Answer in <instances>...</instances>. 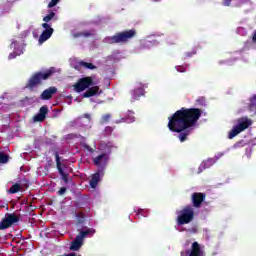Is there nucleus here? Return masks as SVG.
<instances>
[{"label": "nucleus", "mask_w": 256, "mask_h": 256, "mask_svg": "<svg viewBox=\"0 0 256 256\" xmlns=\"http://www.w3.org/2000/svg\"><path fill=\"white\" fill-rule=\"evenodd\" d=\"M133 121H135V117H132V118H131V122H133Z\"/></svg>", "instance_id": "a19ab883"}, {"label": "nucleus", "mask_w": 256, "mask_h": 256, "mask_svg": "<svg viewBox=\"0 0 256 256\" xmlns=\"http://www.w3.org/2000/svg\"><path fill=\"white\" fill-rule=\"evenodd\" d=\"M99 93V86H92L87 88L86 92L83 93L84 99H89V97H95V94Z\"/></svg>", "instance_id": "6ab92c4d"}, {"label": "nucleus", "mask_w": 256, "mask_h": 256, "mask_svg": "<svg viewBox=\"0 0 256 256\" xmlns=\"http://www.w3.org/2000/svg\"><path fill=\"white\" fill-rule=\"evenodd\" d=\"M180 256H183V252H181Z\"/></svg>", "instance_id": "79ce46f5"}, {"label": "nucleus", "mask_w": 256, "mask_h": 256, "mask_svg": "<svg viewBox=\"0 0 256 256\" xmlns=\"http://www.w3.org/2000/svg\"><path fill=\"white\" fill-rule=\"evenodd\" d=\"M19 221H21V216L16 213H6L0 221V231H5V229H9L13 227V225H17Z\"/></svg>", "instance_id": "423d86ee"}, {"label": "nucleus", "mask_w": 256, "mask_h": 256, "mask_svg": "<svg viewBox=\"0 0 256 256\" xmlns=\"http://www.w3.org/2000/svg\"><path fill=\"white\" fill-rule=\"evenodd\" d=\"M168 45H177V42L173 39L168 40Z\"/></svg>", "instance_id": "72a5a7b5"}, {"label": "nucleus", "mask_w": 256, "mask_h": 256, "mask_svg": "<svg viewBox=\"0 0 256 256\" xmlns=\"http://www.w3.org/2000/svg\"><path fill=\"white\" fill-rule=\"evenodd\" d=\"M64 256H77V254H75V253H69V254H65Z\"/></svg>", "instance_id": "4c0bfd02"}, {"label": "nucleus", "mask_w": 256, "mask_h": 256, "mask_svg": "<svg viewBox=\"0 0 256 256\" xmlns=\"http://www.w3.org/2000/svg\"><path fill=\"white\" fill-rule=\"evenodd\" d=\"M231 1H233V0H223L224 7H230L231 6Z\"/></svg>", "instance_id": "2f4dec72"}, {"label": "nucleus", "mask_w": 256, "mask_h": 256, "mask_svg": "<svg viewBox=\"0 0 256 256\" xmlns=\"http://www.w3.org/2000/svg\"><path fill=\"white\" fill-rule=\"evenodd\" d=\"M206 197L207 195L205 193L194 192L191 196L193 207H195L196 209H199L201 205H203V201H205Z\"/></svg>", "instance_id": "9b49d317"}, {"label": "nucleus", "mask_w": 256, "mask_h": 256, "mask_svg": "<svg viewBox=\"0 0 256 256\" xmlns=\"http://www.w3.org/2000/svg\"><path fill=\"white\" fill-rule=\"evenodd\" d=\"M84 117H85L86 119H91V115H89V114H84Z\"/></svg>", "instance_id": "ea45409f"}, {"label": "nucleus", "mask_w": 256, "mask_h": 256, "mask_svg": "<svg viewBox=\"0 0 256 256\" xmlns=\"http://www.w3.org/2000/svg\"><path fill=\"white\" fill-rule=\"evenodd\" d=\"M176 214L178 215L176 219L177 225H189L195 219V209L191 205L185 206L177 211Z\"/></svg>", "instance_id": "20e7f679"}, {"label": "nucleus", "mask_w": 256, "mask_h": 256, "mask_svg": "<svg viewBox=\"0 0 256 256\" xmlns=\"http://www.w3.org/2000/svg\"><path fill=\"white\" fill-rule=\"evenodd\" d=\"M42 27L45 30L42 32V34L39 37L38 41H39L40 45H43V43H45V41H47L48 39H51V35H53V33L55 31L49 23H43Z\"/></svg>", "instance_id": "9d476101"}, {"label": "nucleus", "mask_w": 256, "mask_h": 256, "mask_svg": "<svg viewBox=\"0 0 256 256\" xmlns=\"http://www.w3.org/2000/svg\"><path fill=\"white\" fill-rule=\"evenodd\" d=\"M58 195H65L67 193V187H62L58 190Z\"/></svg>", "instance_id": "7c9ffc66"}, {"label": "nucleus", "mask_w": 256, "mask_h": 256, "mask_svg": "<svg viewBox=\"0 0 256 256\" xmlns=\"http://www.w3.org/2000/svg\"><path fill=\"white\" fill-rule=\"evenodd\" d=\"M10 47L11 49H16L15 47H17V42H12Z\"/></svg>", "instance_id": "f704fd0d"}, {"label": "nucleus", "mask_w": 256, "mask_h": 256, "mask_svg": "<svg viewBox=\"0 0 256 256\" xmlns=\"http://www.w3.org/2000/svg\"><path fill=\"white\" fill-rule=\"evenodd\" d=\"M55 73V68H50L45 72H36L28 80L25 88L30 91H35L39 85H42L43 81H47Z\"/></svg>", "instance_id": "f03ea898"}, {"label": "nucleus", "mask_w": 256, "mask_h": 256, "mask_svg": "<svg viewBox=\"0 0 256 256\" xmlns=\"http://www.w3.org/2000/svg\"><path fill=\"white\" fill-rule=\"evenodd\" d=\"M91 85H93V78L89 76L81 78L74 85V91H76V93H83V91L89 89Z\"/></svg>", "instance_id": "0eeeda50"}, {"label": "nucleus", "mask_w": 256, "mask_h": 256, "mask_svg": "<svg viewBox=\"0 0 256 256\" xmlns=\"http://www.w3.org/2000/svg\"><path fill=\"white\" fill-rule=\"evenodd\" d=\"M136 36H137V30L130 29V30H124L122 32H118L114 36L107 37L106 41L111 45H115L119 43L124 45V43H129V41H131V39H134V37Z\"/></svg>", "instance_id": "7ed1b4c3"}, {"label": "nucleus", "mask_w": 256, "mask_h": 256, "mask_svg": "<svg viewBox=\"0 0 256 256\" xmlns=\"http://www.w3.org/2000/svg\"><path fill=\"white\" fill-rule=\"evenodd\" d=\"M187 253H189V256H205V250L199 242H193L190 251Z\"/></svg>", "instance_id": "ddd939ff"}, {"label": "nucleus", "mask_w": 256, "mask_h": 256, "mask_svg": "<svg viewBox=\"0 0 256 256\" xmlns=\"http://www.w3.org/2000/svg\"><path fill=\"white\" fill-rule=\"evenodd\" d=\"M95 230L93 228H86V230H81L76 238L70 244V251H79L83 247V241L87 235H93Z\"/></svg>", "instance_id": "39448f33"}, {"label": "nucleus", "mask_w": 256, "mask_h": 256, "mask_svg": "<svg viewBox=\"0 0 256 256\" xmlns=\"http://www.w3.org/2000/svg\"><path fill=\"white\" fill-rule=\"evenodd\" d=\"M84 149H86V151H89V153H95V149L91 148V146H89L88 144H84Z\"/></svg>", "instance_id": "c756f323"}, {"label": "nucleus", "mask_w": 256, "mask_h": 256, "mask_svg": "<svg viewBox=\"0 0 256 256\" xmlns=\"http://www.w3.org/2000/svg\"><path fill=\"white\" fill-rule=\"evenodd\" d=\"M21 189H22L21 184L16 183L10 187V189L8 190V193H10V195H15V193H19Z\"/></svg>", "instance_id": "412c9836"}, {"label": "nucleus", "mask_w": 256, "mask_h": 256, "mask_svg": "<svg viewBox=\"0 0 256 256\" xmlns=\"http://www.w3.org/2000/svg\"><path fill=\"white\" fill-rule=\"evenodd\" d=\"M21 54H23V50H20L19 52L14 51V52L9 54L8 59L9 60L15 59V58L19 57V55H21Z\"/></svg>", "instance_id": "a878e982"}, {"label": "nucleus", "mask_w": 256, "mask_h": 256, "mask_svg": "<svg viewBox=\"0 0 256 256\" xmlns=\"http://www.w3.org/2000/svg\"><path fill=\"white\" fill-rule=\"evenodd\" d=\"M197 51L193 50L192 52H187L186 57H193V55H196Z\"/></svg>", "instance_id": "473e14b6"}, {"label": "nucleus", "mask_w": 256, "mask_h": 256, "mask_svg": "<svg viewBox=\"0 0 256 256\" xmlns=\"http://www.w3.org/2000/svg\"><path fill=\"white\" fill-rule=\"evenodd\" d=\"M251 125H253V121H251V119L242 117L238 119V125H236V127L242 133V131H245V129H249Z\"/></svg>", "instance_id": "dca6fc26"}, {"label": "nucleus", "mask_w": 256, "mask_h": 256, "mask_svg": "<svg viewBox=\"0 0 256 256\" xmlns=\"http://www.w3.org/2000/svg\"><path fill=\"white\" fill-rule=\"evenodd\" d=\"M103 175V169H98V171L92 175L90 180V187L92 189H95L97 185H99V181H101V177H103Z\"/></svg>", "instance_id": "2eb2a0df"}, {"label": "nucleus", "mask_w": 256, "mask_h": 256, "mask_svg": "<svg viewBox=\"0 0 256 256\" xmlns=\"http://www.w3.org/2000/svg\"><path fill=\"white\" fill-rule=\"evenodd\" d=\"M55 93H57V87L51 86L41 93L40 99H42V101H49V99H53Z\"/></svg>", "instance_id": "4468645a"}, {"label": "nucleus", "mask_w": 256, "mask_h": 256, "mask_svg": "<svg viewBox=\"0 0 256 256\" xmlns=\"http://www.w3.org/2000/svg\"><path fill=\"white\" fill-rule=\"evenodd\" d=\"M47 113H49V108L47 107V105L42 106L39 109V113H37L34 117H33V121L35 123H43V121L45 119H47Z\"/></svg>", "instance_id": "f8f14e48"}, {"label": "nucleus", "mask_w": 256, "mask_h": 256, "mask_svg": "<svg viewBox=\"0 0 256 256\" xmlns=\"http://www.w3.org/2000/svg\"><path fill=\"white\" fill-rule=\"evenodd\" d=\"M72 36L74 37V39H77L79 37H93V31L77 32L73 33Z\"/></svg>", "instance_id": "aec40b11"}, {"label": "nucleus", "mask_w": 256, "mask_h": 256, "mask_svg": "<svg viewBox=\"0 0 256 256\" xmlns=\"http://www.w3.org/2000/svg\"><path fill=\"white\" fill-rule=\"evenodd\" d=\"M143 95H145V89L143 87H139L131 91L132 101H139Z\"/></svg>", "instance_id": "a211bd4d"}, {"label": "nucleus", "mask_w": 256, "mask_h": 256, "mask_svg": "<svg viewBox=\"0 0 256 256\" xmlns=\"http://www.w3.org/2000/svg\"><path fill=\"white\" fill-rule=\"evenodd\" d=\"M92 163L99 167L100 169H105L107 167V164L109 163V155L107 153L99 154L98 156L94 157L92 159Z\"/></svg>", "instance_id": "1a4fd4ad"}, {"label": "nucleus", "mask_w": 256, "mask_h": 256, "mask_svg": "<svg viewBox=\"0 0 256 256\" xmlns=\"http://www.w3.org/2000/svg\"><path fill=\"white\" fill-rule=\"evenodd\" d=\"M250 107H256V94L250 99Z\"/></svg>", "instance_id": "c85d7f7f"}, {"label": "nucleus", "mask_w": 256, "mask_h": 256, "mask_svg": "<svg viewBox=\"0 0 256 256\" xmlns=\"http://www.w3.org/2000/svg\"><path fill=\"white\" fill-rule=\"evenodd\" d=\"M21 181L25 182V184H24V185H25L26 187H29V181H27L26 179L21 180Z\"/></svg>", "instance_id": "c9c22d12"}, {"label": "nucleus", "mask_w": 256, "mask_h": 256, "mask_svg": "<svg viewBox=\"0 0 256 256\" xmlns=\"http://www.w3.org/2000/svg\"><path fill=\"white\" fill-rule=\"evenodd\" d=\"M203 110L199 108L182 107L168 118V129L177 135L180 143H185L191 135V129L197 125V121L201 119Z\"/></svg>", "instance_id": "f257e3e1"}, {"label": "nucleus", "mask_w": 256, "mask_h": 256, "mask_svg": "<svg viewBox=\"0 0 256 256\" xmlns=\"http://www.w3.org/2000/svg\"><path fill=\"white\" fill-rule=\"evenodd\" d=\"M212 165H215V158H208L200 164L198 173H203L205 169H209V167H212Z\"/></svg>", "instance_id": "f3484780"}, {"label": "nucleus", "mask_w": 256, "mask_h": 256, "mask_svg": "<svg viewBox=\"0 0 256 256\" xmlns=\"http://www.w3.org/2000/svg\"><path fill=\"white\" fill-rule=\"evenodd\" d=\"M141 213H143V209H139L136 213V215H141Z\"/></svg>", "instance_id": "e433bc0d"}, {"label": "nucleus", "mask_w": 256, "mask_h": 256, "mask_svg": "<svg viewBox=\"0 0 256 256\" xmlns=\"http://www.w3.org/2000/svg\"><path fill=\"white\" fill-rule=\"evenodd\" d=\"M80 67H85V69H97V66H95L93 63L90 62H85V61H80L79 62Z\"/></svg>", "instance_id": "4be33fe9"}, {"label": "nucleus", "mask_w": 256, "mask_h": 256, "mask_svg": "<svg viewBox=\"0 0 256 256\" xmlns=\"http://www.w3.org/2000/svg\"><path fill=\"white\" fill-rule=\"evenodd\" d=\"M239 133H241L239 131V129L237 128V126H234L231 131L228 134V138L233 139L234 137H237V135H239Z\"/></svg>", "instance_id": "5701e85b"}, {"label": "nucleus", "mask_w": 256, "mask_h": 256, "mask_svg": "<svg viewBox=\"0 0 256 256\" xmlns=\"http://www.w3.org/2000/svg\"><path fill=\"white\" fill-rule=\"evenodd\" d=\"M0 163L2 164L9 163V155L3 152H0Z\"/></svg>", "instance_id": "393cba45"}, {"label": "nucleus", "mask_w": 256, "mask_h": 256, "mask_svg": "<svg viewBox=\"0 0 256 256\" xmlns=\"http://www.w3.org/2000/svg\"><path fill=\"white\" fill-rule=\"evenodd\" d=\"M111 119V114H105L102 116V123H107Z\"/></svg>", "instance_id": "bb28decb"}, {"label": "nucleus", "mask_w": 256, "mask_h": 256, "mask_svg": "<svg viewBox=\"0 0 256 256\" xmlns=\"http://www.w3.org/2000/svg\"><path fill=\"white\" fill-rule=\"evenodd\" d=\"M154 1H159V0H154Z\"/></svg>", "instance_id": "37998d69"}, {"label": "nucleus", "mask_w": 256, "mask_h": 256, "mask_svg": "<svg viewBox=\"0 0 256 256\" xmlns=\"http://www.w3.org/2000/svg\"><path fill=\"white\" fill-rule=\"evenodd\" d=\"M57 3H59L58 0H51L48 4V9L55 7V5H57Z\"/></svg>", "instance_id": "cd10ccee"}, {"label": "nucleus", "mask_w": 256, "mask_h": 256, "mask_svg": "<svg viewBox=\"0 0 256 256\" xmlns=\"http://www.w3.org/2000/svg\"><path fill=\"white\" fill-rule=\"evenodd\" d=\"M54 157L56 159V167L58 169V173L62 181H64V183L67 185V183H69V173H66L65 170H63L65 164H61V157H59V152H55Z\"/></svg>", "instance_id": "6e6552de"}, {"label": "nucleus", "mask_w": 256, "mask_h": 256, "mask_svg": "<svg viewBox=\"0 0 256 256\" xmlns=\"http://www.w3.org/2000/svg\"><path fill=\"white\" fill-rule=\"evenodd\" d=\"M52 19H55V12L50 11L49 14L43 18V21L44 23H49V21H52Z\"/></svg>", "instance_id": "b1692460"}, {"label": "nucleus", "mask_w": 256, "mask_h": 256, "mask_svg": "<svg viewBox=\"0 0 256 256\" xmlns=\"http://www.w3.org/2000/svg\"><path fill=\"white\" fill-rule=\"evenodd\" d=\"M187 71V67L182 66V73H185Z\"/></svg>", "instance_id": "58836bf2"}]
</instances>
